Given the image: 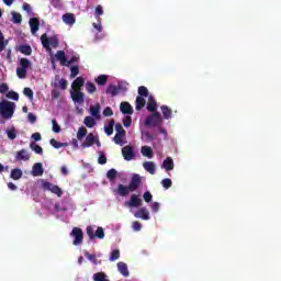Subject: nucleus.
<instances>
[{"instance_id":"nucleus-1","label":"nucleus","mask_w":281,"mask_h":281,"mask_svg":"<svg viewBox=\"0 0 281 281\" xmlns=\"http://www.w3.org/2000/svg\"><path fill=\"white\" fill-rule=\"evenodd\" d=\"M15 110L16 104L12 101L3 100L0 102V115L3 120H12Z\"/></svg>"},{"instance_id":"nucleus-2","label":"nucleus","mask_w":281,"mask_h":281,"mask_svg":"<svg viewBox=\"0 0 281 281\" xmlns=\"http://www.w3.org/2000/svg\"><path fill=\"white\" fill-rule=\"evenodd\" d=\"M30 67H32V61L25 57H22L20 59V67H18L15 70L18 78L21 80L27 78V69H30Z\"/></svg>"},{"instance_id":"nucleus-3","label":"nucleus","mask_w":281,"mask_h":281,"mask_svg":"<svg viewBox=\"0 0 281 281\" xmlns=\"http://www.w3.org/2000/svg\"><path fill=\"white\" fill-rule=\"evenodd\" d=\"M41 41H42L43 47L47 49V52H52V47L56 48L60 45V41H58V37L52 36L48 38L46 33H44L41 36Z\"/></svg>"},{"instance_id":"nucleus-4","label":"nucleus","mask_w":281,"mask_h":281,"mask_svg":"<svg viewBox=\"0 0 281 281\" xmlns=\"http://www.w3.org/2000/svg\"><path fill=\"white\" fill-rule=\"evenodd\" d=\"M161 124H164V119H161V113L159 112H154L149 114L144 122L145 126L155 127V126H161Z\"/></svg>"},{"instance_id":"nucleus-5","label":"nucleus","mask_w":281,"mask_h":281,"mask_svg":"<svg viewBox=\"0 0 281 281\" xmlns=\"http://www.w3.org/2000/svg\"><path fill=\"white\" fill-rule=\"evenodd\" d=\"M70 236H72L74 241L72 245L78 246V245H82V240H85V234L82 233V228L80 227H74Z\"/></svg>"},{"instance_id":"nucleus-6","label":"nucleus","mask_w":281,"mask_h":281,"mask_svg":"<svg viewBox=\"0 0 281 281\" xmlns=\"http://www.w3.org/2000/svg\"><path fill=\"white\" fill-rule=\"evenodd\" d=\"M86 232L90 240H93L94 238H99L100 240H102V238H104V228L102 227H98L94 233L93 226H87Z\"/></svg>"},{"instance_id":"nucleus-7","label":"nucleus","mask_w":281,"mask_h":281,"mask_svg":"<svg viewBox=\"0 0 281 281\" xmlns=\"http://www.w3.org/2000/svg\"><path fill=\"white\" fill-rule=\"evenodd\" d=\"M42 188L44 190H48L49 192H52L53 194H56L57 196H63V189H60V187L52 182L44 181L42 184Z\"/></svg>"},{"instance_id":"nucleus-8","label":"nucleus","mask_w":281,"mask_h":281,"mask_svg":"<svg viewBox=\"0 0 281 281\" xmlns=\"http://www.w3.org/2000/svg\"><path fill=\"white\" fill-rule=\"evenodd\" d=\"M116 134L114 136V143L115 144H122V139H124V136L126 135V130L122 126V124L115 125Z\"/></svg>"},{"instance_id":"nucleus-9","label":"nucleus","mask_w":281,"mask_h":281,"mask_svg":"<svg viewBox=\"0 0 281 281\" xmlns=\"http://www.w3.org/2000/svg\"><path fill=\"white\" fill-rule=\"evenodd\" d=\"M70 98L77 104H85V93L81 91V89H75L71 91Z\"/></svg>"},{"instance_id":"nucleus-10","label":"nucleus","mask_w":281,"mask_h":281,"mask_svg":"<svg viewBox=\"0 0 281 281\" xmlns=\"http://www.w3.org/2000/svg\"><path fill=\"white\" fill-rule=\"evenodd\" d=\"M122 155L125 161H133L135 159V149L132 146L126 145L122 148Z\"/></svg>"},{"instance_id":"nucleus-11","label":"nucleus","mask_w":281,"mask_h":281,"mask_svg":"<svg viewBox=\"0 0 281 281\" xmlns=\"http://www.w3.org/2000/svg\"><path fill=\"white\" fill-rule=\"evenodd\" d=\"M139 186H142V176H139V173H134L128 184L131 192H135Z\"/></svg>"},{"instance_id":"nucleus-12","label":"nucleus","mask_w":281,"mask_h":281,"mask_svg":"<svg viewBox=\"0 0 281 281\" xmlns=\"http://www.w3.org/2000/svg\"><path fill=\"white\" fill-rule=\"evenodd\" d=\"M126 207H142V198L137 194H132L130 201L125 202Z\"/></svg>"},{"instance_id":"nucleus-13","label":"nucleus","mask_w":281,"mask_h":281,"mask_svg":"<svg viewBox=\"0 0 281 281\" xmlns=\"http://www.w3.org/2000/svg\"><path fill=\"white\" fill-rule=\"evenodd\" d=\"M135 218H142L143 221H150V213L147 207H140L134 213Z\"/></svg>"},{"instance_id":"nucleus-14","label":"nucleus","mask_w":281,"mask_h":281,"mask_svg":"<svg viewBox=\"0 0 281 281\" xmlns=\"http://www.w3.org/2000/svg\"><path fill=\"white\" fill-rule=\"evenodd\" d=\"M95 144V135L93 133H89L86 136V140L81 144V148H91Z\"/></svg>"},{"instance_id":"nucleus-15","label":"nucleus","mask_w":281,"mask_h":281,"mask_svg":"<svg viewBox=\"0 0 281 281\" xmlns=\"http://www.w3.org/2000/svg\"><path fill=\"white\" fill-rule=\"evenodd\" d=\"M30 153H27V149H21L16 151L15 154V160L16 161H30Z\"/></svg>"},{"instance_id":"nucleus-16","label":"nucleus","mask_w":281,"mask_h":281,"mask_svg":"<svg viewBox=\"0 0 281 281\" xmlns=\"http://www.w3.org/2000/svg\"><path fill=\"white\" fill-rule=\"evenodd\" d=\"M120 111L123 113V115H133V106L126 101H123L120 104Z\"/></svg>"},{"instance_id":"nucleus-17","label":"nucleus","mask_w":281,"mask_h":281,"mask_svg":"<svg viewBox=\"0 0 281 281\" xmlns=\"http://www.w3.org/2000/svg\"><path fill=\"white\" fill-rule=\"evenodd\" d=\"M29 23H30L31 32L33 34H36V32L41 27V21L38 20V18H31Z\"/></svg>"},{"instance_id":"nucleus-18","label":"nucleus","mask_w":281,"mask_h":281,"mask_svg":"<svg viewBox=\"0 0 281 281\" xmlns=\"http://www.w3.org/2000/svg\"><path fill=\"white\" fill-rule=\"evenodd\" d=\"M147 111H149V113H157V101L153 95L148 97Z\"/></svg>"},{"instance_id":"nucleus-19","label":"nucleus","mask_w":281,"mask_h":281,"mask_svg":"<svg viewBox=\"0 0 281 281\" xmlns=\"http://www.w3.org/2000/svg\"><path fill=\"white\" fill-rule=\"evenodd\" d=\"M161 168H165L167 172H170V170H175V161L172 158L167 157L161 165Z\"/></svg>"},{"instance_id":"nucleus-20","label":"nucleus","mask_w":281,"mask_h":281,"mask_svg":"<svg viewBox=\"0 0 281 281\" xmlns=\"http://www.w3.org/2000/svg\"><path fill=\"white\" fill-rule=\"evenodd\" d=\"M43 164L36 162L33 165L32 175L33 177H43Z\"/></svg>"},{"instance_id":"nucleus-21","label":"nucleus","mask_w":281,"mask_h":281,"mask_svg":"<svg viewBox=\"0 0 281 281\" xmlns=\"http://www.w3.org/2000/svg\"><path fill=\"white\" fill-rule=\"evenodd\" d=\"M140 153L143 157H147V159H153V157H155V153L153 151V147L150 146H143L140 148Z\"/></svg>"},{"instance_id":"nucleus-22","label":"nucleus","mask_w":281,"mask_h":281,"mask_svg":"<svg viewBox=\"0 0 281 281\" xmlns=\"http://www.w3.org/2000/svg\"><path fill=\"white\" fill-rule=\"evenodd\" d=\"M143 168L146 172H149V175H155L157 170V166L153 161H145Z\"/></svg>"},{"instance_id":"nucleus-23","label":"nucleus","mask_w":281,"mask_h":281,"mask_svg":"<svg viewBox=\"0 0 281 281\" xmlns=\"http://www.w3.org/2000/svg\"><path fill=\"white\" fill-rule=\"evenodd\" d=\"M55 57L59 60L61 67H67V56L65 55V50H57Z\"/></svg>"},{"instance_id":"nucleus-24","label":"nucleus","mask_w":281,"mask_h":281,"mask_svg":"<svg viewBox=\"0 0 281 281\" xmlns=\"http://www.w3.org/2000/svg\"><path fill=\"white\" fill-rule=\"evenodd\" d=\"M116 192L120 196H128V192H131L130 186L119 184Z\"/></svg>"},{"instance_id":"nucleus-25","label":"nucleus","mask_w":281,"mask_h":281,"mask_svg":"<svg viewBox=\"0 0 281 281\" xmlns=\"http://www.w3.org/2000/svg\"><path fill=\"white\" fill-rule=\"evenodd\" d=\"M59 76L55 77V80H58V82L55 81L54 87L61 89V91H65L67 89V86L69 85L66 79H59Z\"/></svg>"},{"instance_id":"nucleus-26","label":"nucleus","mask_w":281,"mask_h":281,"mask_svg":"<svg viewBox=\"0 0 281 281\" xmlns=\"http://www.w3.org/2000/svg\"><path fill=\"white\" fill-rule=\"evenodd\" d=\"M117 270L124 276V278H128V276H131L128 272V266L124 261L117 263Z\"/></svg>"},{"instance_id":"nucleus-27","label":"nucleus","mask_w":281,"mask_h":281,"mask_svg":"<svg viewBox=\"0 0 281 281\" xmlns=\"http://www.w3.org/2000/svg\"><path fill=\"white\" fill-rule=\"evenodd\" d=\"M61 19L66 25H74V23H76V15H74V13H66Z\"/></svg>"},{"instance_id":"nucleus-28","label":"nucleus","mask_w":281,"mask_h":281,"mask_svg":"<svg viewBox=\"0 0 281 281\" xmlns=\"http://www.w3.org/2000/svg\"><path fill=\"white\" fill-rule=\"evenodd\" d=\"M105 93H106L108 95H112V98H115V95H119V93H120V87L110 85V86L106 88Z\"/></svg>"},{"instance_id":"nucleus-29","label":"nucleus","mask_w":281,"mask_h":281,"mask_svg":"<svg viewBox=\"0 0 281 281\" xmlns=\"http://www.w3.org/2000/svg\"><path fill=\"white\" fill-rule=\"evenodd\" d=\"M90 115L95 120H100V103L90 106Z\"/></svg>"},{"instance_id":"nucleus-30","label":"nucleus","mask_w":281,"mask_h":281,"mask_svg":"<svg viewBox=\"0 0 281 281\" xmlns=\"http://www.w3.org/2000/svg\"><path fill=\"white\" fill-rule=\"evenodd\" d=\"M19 52L24 56H32V46L27 44H22L19 46Z\"/></svg>"},{"instance_id":"nucleus-31","label":"nucleus","mask_w":281,"mask_h":281,"mask_svg":"<svg viewBox=\"0 0 281 281\" xmlns=\"http://www.w3.org/2000/svg\"><path fill=\"white\" fill-rule=\"evenodd\" d=\"M94 82H97V85L99 87H104V85H106V82H109V75H100L94 79Z\"/></svg>"},{"instance_id":"nucleus-32","label":"nucleus","mask_w":281,"mask_h":281,"mask_svg":"<svg viewBox=\"0 0 281 281\" xmlns=\"http://www.w3.org/2000/svg\"><path fill=\"white\" fill-rule=\"evenodd\" d=\"M160 109L162 112L164 120H170V117H172V110L168 108V105H162Z\"/></svg>"},{"instance_id":"nucleus-33","label":"nucleus","mask_w":281,"mask_h":281,"mask_svg":"<svg viewBox=\"0 0 281 281\" xmlns=\"http://www.w3.org/2000/svg\"><path fill=\"white\" fill-rule=\"evenodd\" d=\"M71 87L74 90L82 89V87H85V78L77 77L76 80L71 83Z\"/></svg>"},{"instance_id":"nucleus-34","label":"nucleus","mask_w":281,"mask_h":281,"mask_svg":"<svg viewBox=\"0 0 281 281\" xmlns=\"http://www.w3.org/2000/svg\"><path fill=\"white\" fill-rule=\"evenodd\" d=\"M10 177H11V179H13V181H19V179H21V177H23V171L19 168L12 169Z\"/></svg>"},{"instance_id":"nucleus-35","label":"nucleus","mask_w":281,"mask_h":281,"mask_svg":"<svg viewBox=\"0 0 281 281\" xmlns=\"http://www.w3.org/2000/svg\"><path fill=\"white\" fill-rule=\"evenodd\" d=\"M135 104L136 111H142V109L146 106V99H144V97L136 98Z\"/></svg>"},{"instance_id":"nucleus-36","label":"nucleus","mask_w":281,"mask_h":281,"mask_svg":"<svg viewBox=\"0 0 281 281\" xmlns=\"http://www.w3.org/2000/svg\"><path fill=\"white\" fill-rule=\"evenodd\" d=\"M83 124H86L87 128H93L95 126V119L93 116H86Z\"/></svg>"},{"instance_id":"nucleus-37","label":"nucleus","mask_w":281,"mask_h":281,"mask_svg":"<svg viewBox=\"0 0 281 281\" xmlns=\"http://www.w3.org/2000/svg\"><path fill=\"white\" fill-rule=\"evenodd\" d=\"M12 14V22L15 24H21L23 22V16L21 15V13H16V12H11Z\"/></svg>"},{"instance_id":"nucleus-38","label":"nucleus","mask_w":281,"mask_h":281,"mask_svg":"<svg viewBox=\"0 0 281 281\" xmlns=\"http://www.w3.org/2000/svg\"><path fill=\"white\" fill-rule=\"evenodd\" d=\"M93 280L94 281H110L109 279H106V273L104 272H97L93 274Z\"/></svg>"},{"instance_id":"nucleus-39","label":"nucleus","mask_w":281,"mask_h":281,"mask_svg":"<svg viewBox=\"0 0 281 281\" xmlns=\"http://www.w3.org/2000/svg\"><path fill=\"white\" fill-rule=\"evenodd\" d=\"M87 130L86 127H79L78 132H77V139H79V142H82V139H85V137H87Z\"/></svg>"},{"instance_id":"nucleus-40","label":"nucleus","mask_w":281,"mask_h":281,"mask_svg":"<svg viewBox=\"0 0 281 281\" xmlns=\"http://www.w3.org/2000/svg\"><path fill=\"white\" fill-rule=\"evenodd\" d=\"M30 148H31V150H34V153H36V155H43V147H41L36 143H31Z\"/></svg>"},{"instance_id":"nucleus-41","label":"nucleus","mask_w":281,"mask_h":281,"mask_svg":"<svg viewBox=\"0 0 281 281\" xmlns=\"http://www.w3.org/2000/svg\"><path fill=\"white\" fill-rule=\"evenodd\" d=\"M85 256L88 260H90L91 263L93 265H102V261H98V258L95 257V255H91L89 252H85Z\"/></svg>"},{"instance_id":"nucleus-42","label":"nucleus","mask_w":281,"mask_h":281,"mask_svg":"<svg viewBox=\"0 0 281 281\" xmlns=\"http://www.w3.org/2000/svg\"><path fill=\"white\" fill-rule=\"evenodd\" d=\"M86 91H88V93H95L98 88L95 87V83L88 81L86 82Z\"/></svg>"},{"instance_id":"nucleus-43","label":"nucleus","mask_w":281,"mask_h":281,"mask_svg":"<svg viewBox=\"0 0 281 281\" xmlns=\"http://www.w3.org/2000/svg\"><path fill=\"white\" fill-rule=\"evenodd\" d=\"M115 126V121L111 120L109 124L104 127V131L108 135H113V127Z\"/></svg>"},{"instance_id":"nucleus-44","label":"nucleus","mask_w":281,"mask_h":281,"mask_svg":"<svg viewBox=\"0 0 281 281\" xmlns=\"http://www.w3.org/2000/svg\"><path fill=\"white\" fill-rule=\"evenodd\" d=\"M106 178L109 179V181H115V179L117 178V170L115 169H110L106 172Z\"/></svg>"},{"instance_id":"nucleus-45","label":"nucleus","mask_w":281,"mask_h":281,"mask_svg":"<svg viewBox=\"0 0 281 281\" xmlns=\"http://www.w3.org/2000/svg\"><path fill=\"white\" fill-rule=\"evenodd\" d=\"M49 144H50V146H53V148H63V147L67 146V143H60V142L56 140L55 138H52L49 140Z\"/></svg>"},{"instance_id":"nucleus-46","label":"nucleus","mask_w":281,"mask_h":281,"mask_svg":"<svg viewBox=\"0 0 281 281\" xmlns=\"http://www.w3.org/2000/svg\"><path fill=\"white\" fill-rule=\"evenodd\" d=\"M138 97L148 98V88H146L145 86L138 87Z\"/></svg>"},{"instance_id":"nucleus-47","label":"nucleus","mask_w":281,"mask_h":281,"mask_svg":"<svg viewBox=\"0 0 281 281\" xmlns=\"http://www.w3.org/2000/svg\"><path fill=\"white\" fill-rule=\"evenodd\" d=\"M115 260H120V250L119 249L112 250V252L110 255V262H115Z\"/></svg>"},{"instance_id":"nucleus-48","label":"nucleus","mask_w":281,"mask_h":281,"mask_svg":"<svg viewBox=\"0 0 281 281\" xmlns=\"http://www.w3.org/2000/svg\"><path fill=\"white\" fill-rule=\"evenodd\" d=\"M161 186L165 188V190H169V188H172V180L169 178H165L161 180Z\"/></svg>"},{"instance_id":"nucleus-49","label":"nucleus","mask_w":281,"mask_h":281,"mask_svg":"<svg viewBox=\"0 0 281 281\" xmlns=\"http://www.w3.org/2000/svg\"><path fill=\"white\" fill-rule=\"evenodd\" d=\"M23 94L29 98V100H34V91L32 88H24Z\"/></svg>"},{"instance_id":"nucleus-50","label":"nucleus","mask_w":281,"mask_h":281,"mask_svg":"<svg viewBox=\"0 0 281 281\" xmlns=\"http://www.w3.org/2000/svg\"><path fill=\"white\" fill-rule=\"evenodd\" d=\"M5 45H8V42H5L3 32H1V30H0V52H3V49H5Z\"/></svg>"},{"instance_id":"nucleus-51","label":"nucleus","mask_w":281,"mask_h":281,"mask_svg":"<svg viewBox=\"0 0 281 281\" xmlns=\"http://www.w3.org/2000/svg\"><path fill=\"white\" fill-rule=\"evenodd\" d=\"M80 60V56L72 55L69 60L66 61V67H69V65H74V63H78Z\"/></svg>"},{"instance_id":"nucleus-52","label":"nucleus","mask_w":281,"mask_h":281,"mask_svg":"<svg viewBox=\"0 0 281 281\" xmlns=\"http://www.w3.org/2000/svg\"><path fill=\"white\" fill-rule=\"evenodd\" d=\"M7 98H9V100H15V102H18V100H19V92L9 91L7 93Z\"/></svg>"},{"instance_id":"nucleus-53","label":"nucleus","mask_w":281,"mask_h":281,"mask_svg":"<svg viewBox=\"0 0 281 281\" xmlns=\"http://www.w3.org/2000/svg\"><path fill=\"white\" fill-rule=\"evenodd\" d=\"M80 74V68L78 66H72L70 68V78H76Z\"/></svg>"},{"instance_id":"nucleus-54","label":"nucleus","mask_w":281,"mask_h":281,"mask_svg":"<svg viewBox=\"0 0 281 281\" xmlns=\"http://www.w3.org/2000/svg\"><path fill=\"white\" fill-rule=\"evenodd\" d=\"M143 199H144L145 203H150V201H153V193H150L149 191H146L143 194Z\"/></svg>"},{"instance_id":"nucleus-55","label":"nucleus","mask_w":281,"mask_h":281,"mask_svg":"<svg viewBox=\"0 0 281 281\" xmlns=\"http://www.w3.org/2000/svg\"><path fill=\"white\" fill-rule=\"evenodd\" d=\"M131 124H133V119L131 116H125L123 119V126H125V128H128V126H131Z\"/></svg>"},{"instance_id":"nucleus-56","label":"nucleus","mask_w":281,"mask_h":281,"mask_svg":"<svg viewBox=\"0 0 281 281\" xmlns=\"http://www.w3.org/2000/svg\"><path fill=\"white\" fill-rule=\"evenodd\" d=\"M8 91H10V87L8 86V83H0V93H8Z\"/></svg>"},{"instance_id":"nucleus-57","label":"nucleus","mask_w":281,"mask_h":281,"mask_svg":"<svg viewBox=\"0 0 281 281\" xmlns=\"http://www.w3.org/2000/svg\"><path fill=\"white\" fill-rule=\"evenodd\" d=\"M9 139H16V130L12 128L7 132Z\"/></svg>"},{"instance_id":"nucleus-58","label":"nucleus","mask_w":281,"mask_h":281,"mask_svg":"<svg viewBox=\"0 0 281 281\" xmlns=\"http://www.w3.org/2000/svg\"><path fill=\"white\" fill-rule=\"evenodd\" d=\"M52 124H53V132L60 133V125H58V122L56 120H53Z\"/></svg>"},{"instance_id":"nucleus-59","label":"nucleus","mask_w":281,"mask_h":281,"mask_svg":"<svg viewBox=\"0 0 281 281\" xmlns=\"http://www.w3.org/2000/svg\"><path fill=\"white\" fill-rule=\"evenodd\" d=\"M103 115L104 117H111V115H113V109H111V106H108L103 110Z\"/></svg>"},{"instance_id":"nucleus-60","label":"nucleus","mask_w":281,"mask_h":281,"mask_svg":"<svg viewBox=\"0 0 281 281\" xmlns=\"http://www.w3.org/2000/svg\"><path fill=\"white\" fill-rule=\"evenodd\" d=\"M50 95H52V100H58V98H60V91L54 89L52 90Z\"/></svg>"},{"instance_id":"nucleus-61","label":"nucleus","mask_w":281,"mask_h":281,"mask_svg":"<svg viewBox=\"0 0 281 281\" xmlns=\"http://www.w3.org/2000/svg\"><path fill=\"white\" fill-rule=\"evenodd\" d=\"M133 229L134 232H142V223L137 221L133 222Z\"/></svg>"},{"instance_id":"nucleus-62","label":"nucleus","mask_w":281,"mask_h":281,"mask_svg":"<svg viewBox=\"0 0 281 281\" xmlns=\"http://www.w3.org/2000/svg\"><path fill=\"white\" fill-rule=\"evenodd\" d=\"M27 120L31 124H36V116L34 115V113L30 112L27 114Z\"/></svg>"},{"instance_id":"nucleus-63","label":"nucleus","mask_w":281,"mask_h":281,"mask_svg":"<svg viewBox=\"0 0 281 281\" xmlns=\"http://www.w3.org/2000/svg\"><path fill=\"white\" fill-rule=\"evenodd\" d=\"M95 14L97 16H102V14H104V10L102 9V5H97L95 8Z\"/></svg>"},{"instance_id":"nucleus-64","label":"nucleus","mask_w":281,"mask_h":281,"mask_svg":"<svg viewBox=\"0 0 281 281\" xmlns=\"http://www.w3.org/2000/svg\"><path fill=\"white\" fill-rule=\"evenodd\" d=\"M98 164H100L101 166H104V164H106V156L104 155L99 156Z\"/></svg>"}]
</instances>
